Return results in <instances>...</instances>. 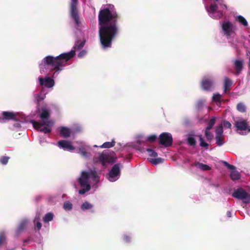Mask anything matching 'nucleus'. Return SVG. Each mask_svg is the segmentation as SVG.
I'll list each match as a JSON object with an SVG mask.
<instances>
[{"mask_svg":"<svg viewBox=\"0 0 250 250\" xmlns=\"http://www.w3.org/2000/svg\"><path fill=\"white\" fill-rule=\"evenodd\" d=\"M85 54H86V51L84 50H83L79 53L78 57H82L84 55H85Z\"/></svg>","mask_w":250,"mask_h":250,"instance_id":"nucleus-47","label":"nucleus"},{"mask_svg":"<svg viewBox=\"0 0 250 250\" xmlns=\"http://www.w3.org/2000/svg\"><path fill=\"white\" fill-rule=\"evenodd\" d=\"M146 151L149 153V155L152 157H156L158 156L157 153L151 148H147Z\"/></svg>","mask_w":250,"mask_h":250,"instance_id":"nucleus-41","label":"nucleus"},{"mask_svg":"<svg viewBox=\"0 0 250 250\" xmlns=\"http://www.w3.org/2000/svg\"><path fill=\"white\" fill-rule=\"evenodd\" d=\"M197 136L199 138V141L200 142V146L201 147H204L206 148H208L209 145L207 143H206L204 141V139L202 137V136L201 135H197Z\"/></svg>","mask_w":250,"mask_h":250,"instance_id":"nucleus-32","label":"nucleus"},{"mask_svg":"<svg viewBox=\"0 0 250 250\" xmlns=\"http://www.w3.org/2000/svg\"><path fill=\"white\" fill-rule=\"evenodd\" d=\"M158 139L159 143L165 147H169L172 145L173 138L170 133L163 132L161 133Z\"/></svg>","mask_w":250,"mask_h":250,"instance_id":"nucleus-9","label":"nucleus"},{"mask_svg":"<svg viewBox=\"0 0 250 250\" xmlns=\"http://www.w3.org/2000/svg\"><path fill=\"white\" fill-rule=\"evenodd\" d=\"M96 162L100 163L103 166L107 164H113L116 161L115 158L104 151L102 153H100L98 157H95Z\"/></svg>","mask_w":250,"mask_h":250,"instance_id":"nucleus-6","label":"nucleus"},{"mask_svg":"<svg viewBox=\"0 0 250 250\" xmlns=\"http://www.w3.org/2000/svg\"><path fill=\"white\" fill-rule=\"evenodd\" d=\"M123 239L125 242H129L130 240V238L129 237V236H128L127 235H125L124 236Z\"/></svg>","mask_w":250,"mask_h":250,"instance_id":"nucleus-45","label":"nucleus"},{"mask_svg":"<svg viewBox=\"0 0 250 250\" xmlns=\"http://www.w3.org/2000/svg\"><path fill=\"white\" fill-rule=\"evenodd\" d=\"M85 44V41L81 42L80 41H78L75 44V45L74 46L73 49L72 50H74L75 51L76 50H81L82 49L83 47L84 46Z\"/></svg>","mask_w":250,"mask_h":250,"instance_id":"nucleus-21","label":"nucleus"},{"mask_svg":"<svg viewBox=\"0 0 250 250\" xmlns=\"http://www.w3.org/2000/svg\"><path fill=\"white\" fill-rule=\"evenodd\" d=\"M201 86L204 90L212 91L214 87L213 78L211 76H205L201 81Z\"/></svg>","mask_w":250,"mask_h":250,"instance_id":"nucleus-8","label":"nucleus"},{"mask_svg":"<svg viewBox=\"0 0 250 250\" xmlns=\"http://www.w3.org/2000/svg\"><path fill=\"white\" fill-rule=\"evenodd\" d=\"M74 55L75 51L71 50L67 53H62L56 57L47 56L42 60V62L44 66H50L52 70H56L54 73V75H55L58 71L62 69V67L66 62L73 58Z\"/></svg>","mask_w":250,"mask_h":250,"instance_id":"nucleus-2","label":"nucleus"},{"mask_svg":"<svg viewBox=\"0 0 250 250\" xmlns=\"http://www.w3.org/2000/svg\"><path fill=\"white\" fill-rule=\"evenodd\" d=\"M216 122V118L214 117H212L208 123L207 126L205 130H210L214 126Z\"/></svg>","mask_w":250,"mask_h":250,"instance_id":"nucleus-23","label":"nucleus"},{"mask_svg":"<svg viewBox=\"0 0 250 250\" xmlns=\"http://www.w3.org/2000/svg\"><path fill=\"white\" fill-rule=\"evenodd\" d=\"M30 241V239H25L24 241H23V246H25L28 243V242Z\"/></svg>","mask_w":250,"mask_h":250,"instance_id":"nucleus-49","label":"nucleus"},{"mask_svg":"<svg viewBox=\"0 0 250 250\" xmlns=\"http://www.w3.org/2000/svg\"><path fill=\"white\" fill-rule=\"evenodd\" d=\"M227 215L228 217H231V212L230 211H228L227 212Z\"/></svg>","mask_w":250,"mask_h":250,"instance_id":"nucleus-50","label":"nucleus"},{"mask_svg":"<svg viewBox=\"0 0 250 250\" xmlns=\"http://www.w3.org/2000/svg\"><path fill=\"white\" fill-rule=\"evenodd\" d=\"M215 139L218 146H221L224 144V138L223 136L216 135Z\"/></svg>","mask_w":250,"mask_h":250,"instance_id":"nucleus-30","label":"nucleus"},{"mask_svg":"<svg viewBox=\"0 0 250 250\" xmlns=\"http://www.w3.org/2000/svg\"><path fill=\"white\" fill-rule=\"evenodd\" d=\"M6 243V237L4 232H0V246Z\"/></svg>","mask_w":250,"mask_h":250,"instance_id":"nucleus-31","label":"nucleus"},{"mask_svg":"<svg viewBox=\"0 0 250 250\" xmlns=\"http://www.w3.org/2000/svg\"><path fill=\"white\" fill-rule=\"evenodd\" d=\"M223 125L225 128H230L231 126V124L227 121H224L223 122Z\"/></svg>","mask_w":250,"mask_h":250,"instance_id":"nucleus-44","label":"nucleus"},{"mask_svg":"<svg viewBox=\"0 0 250 250\" xmlns=\"http://www.w3.org/2000/svg\"><path fill=\"white\" fill-rule=\"evenodd\" d=\"M3 120H14L16 121V115L13 112L3 111L1 113Z\"/></svg>","mask_w":250,"mask_h":250,"instance_id":"nucleus-16","label":"nucleus"},{"mask_svg":"<svg viewBox=\"0 0 250 250\" xmlns=\"http://www.w3.org/2000/svg\"><path fill=\"white\" fill-rule=\"evenodd\" d=\"M58 146L64 150L69 151L75 149V147L71 145V142L66 140H61L58 142Z\"/></svg>","mask_w":250,"mask_h":250,"instance_id":"nucleus-14","label":"nucleus"},{"mask_svg":"<svg viewBox=\"0 0 250 250\" xmlns=\"http://www.w3.org/2000/svg\"><path fill=\"white\" fill-rule=\"evenodd\" d=\"M222 28L224 34L228 38L234 33L235 27L230 21H224L222 25Z\"/></svg>","mask_w":250,"mask_h":250,"instance_id":"nucleus-10","label":"nucleus"},{"mask_svg":"<svg viewBox=\"0 0 250 250\" xmlns=\"http://www.w3.org/2000/svg\"><path fill=\"white\" fill-rule=\"evenodd\" d=\"M50 112L48 110L43 108L42 109V113L40 114V118L42 120H49L48 118L50 116Z\"/></svg>","mask_w":250,"mask_h":250,"instance_id":"nucleus-20","label":"nucleus"},{"mask_svg":"<svg viewBox=\"0 0 250 250\" xmlns=\"http://www.w3.org/2000/svg\"><path fill=\"white\" fill-rule=\"evenodd\" d=\"M120 16L108 8L101 9L98 15L99 37L103 48H110L114 39L118 35V21Z\"/></svg>","mask_w":250,"mask_h":250,"instance_id":"nucleus-1","label":"nucleus"},{"mask_svg":"<svg viewBox=\"0 0 250 250\" xmlns=\"http://www.w3.org/2000/svg\"><path fill=\"white\" fill-rule=\"evenodd\" d=\"M122 167L123 166L121 163H117L113 166L108 174L106 175L109 181L115 182L119 179L121 175L120 168Z\"/></svg>","mask_w":250,"mask_h":250,"instance_id":"nucleus-5","label":"nucleus"},{"mask_svg":"<svg viewBox=\"0 0 250 250\" xmlns=\"http://www.w3.org/2000/svg\"><path fill=\"white\" fill-rule=\"evenodd\" d=\"M248 132H250V126H248V128L247 129Z\"/></svg>","mask_w":250,"mask_h":250,"instance_id":"nucleus-53","label":"nucleus"},{"mask_svg":"<svg viewBox=\"0 0 250 250\" xmlns=\"http://www.w3.org/2000/svg\"><path fill=\"white\" fill-rule=\"evenodd\" d=\"M92 179L95 181H98L99 177L95 171L90 170L89 172L83 171L81 177L78 179V182L83 188L79 190L80 194H84L86 192L89 191L91 186L89 180Z\"/></svg>","mask_w":250,"mask_h":250,"instance_id":"nucleus-3","label":"nucleus"},{"mask_svg":"<svg viewBox=\"0 0 250 250\" xmlns=\"http://www.w3.org/2000/svg\"><path fill=\"white\" fill-rule=\"evenodd\" d=\"M149 161L154 165H157L159 163H162L163 161V159L161 158L150 159L149 160Z\"/></svg>","mask_w":250,"mask_h":250,"instance_id":"nucleus-38","label":"nucleus"},{"mask_svg":"<svg viewBox=\"0 0 250 250\" xmlns=\"http://www.w3.org/2000/svg\"><path fill=\"white\" fill-rule=\"evenodd\" d=\"M188 144L190 146H194L196 145V140L191 136H188L187 138Z\"/></svg>","mask_w":250,"mask_h":250,"instance_id":"nucleus-36","label":"nucleus"},{"mask_svg":"<svg viewBox=\"0 0 250 250\" xmlns=\"http://www.w3.org/2000/svg\"><path fill=\"white\" fill-rule=\"evenodd\" d=\"M248 67H249V69H250V58H249V60Z\"/></svg>","mask_w":250,"mask_h":250,"instance_id":"nucleus-51","label":"nucleus"},{"mask_svg":"<svg viewBox=\"0 0 250 250\" xmlns=\"http://www.w3.org/2000/svg\"><path fill=\"white\" fill-rule=\"evenodd\" d=\"M205 135L208 141H211L214 138V135L209 130H205Z\"/></svg>","mask_w":250,"mask_h":250,"instance_id":"nucleus-29","label":"nucleus"},{"mask_svg":"<svg viewBox=\"0 0 250 250\" xmlns=\"http://www.w3.org/2000/svg\"><path fill=\"white\" fill-rule=\"evenodd\" d=\"M195 166L203 170H209L211 169V167L209 166L199 162L197 163Z\"/></svg>","mask_w":250,"mask_h":250,"instance_id":"nucleus-26","label":"nucleus"},{"mask_svg":"<svg viewBox=\"0 0 250 250\" xmlns=\"http://www.w3.org/2000/svg\"><path fill=\"white\" fill-rule=\"evenodd\" d=\"M63 207L66 210H70L72 208V204L69 201H66L63 203Z\"/></svg>","mask_w":250,"mask_h":250,"instance_id":"nucleus-37","label":"nucleus"},{"mask_svg":"<svg viewBox=\"0 0 250 250\" xmlns=\"http://www.w3.org/2000/svg\"><path fill=\"white\" fill-rule=\"evenodd\" d=\"M232 85V80L228 77H225L224 81V92L225 93H227L230 90Z\"/></svg>","mask_w":250,"mask_h":250,"instance_id":"nucleus-17","label":"nucleus"},{"mask_svg":"<svg viewBox=\"0 0 250 250\" xmlns=\"http://www.w3.org/2000/svg\"><path fill=\"white\" fill-rule=\"evenodd\" d=\"M42 225L40 222H37L36 224V229L38 230H40L42 228Z\"/></svg>","mask_w":250,"mask_h":250,"instance_id":"nucleus-46","label":"nucleus"},{"mask_svg":"<svg viewBox=\"0 0 250 250\" xmlns=\"http://www.w3.org/2000/svg\"><path fill=\"white\" fill-rule=\"evenodd\" d=\"M236 20L245 26H247L248 25L247 20L242 16H237Z\"/></svg>","mask_w":250,"mask_h":250,"instance_id":"nucleus-28","label":"nucleus"},{"mask_svg":"<svg viewBox=\"0 0 250 250\" xmlns=\"http://www.w3.org/2000/svg\"><path fill=\"white\" fill-rule=\"evenodd\" d=\"M237 110L241 113H244L246 111V106L243 103H239L236 105Z\"/></svg>","mask_w":250,"mask_h":250,"instance_id":"nucleus-24","label":"nucleus"},{"mask_svg":"<svg viewBox=\"0 0 250 250\" xmlns=\"http://www.w3.org/2000/svg\"><path fill=\"white\" fill-rule=\"evenodd\" d=\"M248 124L247 120L240 119L235 122L234 126L238 130L245 131L248 128Z\"/></svg>","mask_w":250,"mask_h":250,"instance_id":"nucleus-12","label":"nucleus"},{"mask_svg":"<svg viewBox=\"0 0 250 250\" xmlns=\"http://www.w3.org/2000/svg\"><path fill=\"white\" fill-rule=\"evenodd\" d=\"M221 95L219 93L213 94L212 101L216 102L221 103Z\"/></svg>","mask_w":250,"mask_h":250,"instance_id":"nucleus-39","label":"nucleus"},{"mask_svg":"<svg viewBox=\"0 0 250 250\" xmlns=\"http://www.w3.org/2000/svg\"><path fill=\"white\" fill-rule=\"evenodd\" d=\"M234 67L235 70V74L239 75L244 67V61L242 60H236L234 61Z\"/></svg>","mask_w":250,"mask_h":250,"instance_id":"nucleus-15","label":"nucleus"},{"mask_svg":"<svg viewBox=\"0 0 250 250\" xmlns=\"http://www.w3.org/2000/svg\"><path fill=\"white\" fill-rule=\"evenodd\" d=\"M230 176L233 181L239 180L241 177L240 173L236 170H232L230 173Z\"/></svg>","mask_w":250,"mask_h":250,"instance_id":"nucleus-22","label":"nucleus"},{"mask_svg":"<svg viewBox=\"0 0 250 250\" xmlns=\"http://www.w3.org/2000/svg\"><path fill=\"white\" fill-rule=\"evenodd\" d=\"M78 1H72L71 3V16L72 19L74 21L76 25L79 26L80 21L78 15V11L77 8Z\"/></svg>","mask_w":250,"mask_h":250,"instance_id":"nucleus-11","label":"nucleus"},{"mask_svg":"<svg viewBox=\"0 0 250 250\" xmlns=\"http://www.w3.org/2000/svg\"><path fill=\"white\" fill-rule=\"evenodd\" d=\"M53 219V214L52 213L49 212L45 214L43 218V221L44 222H48L51 221Z\"/></svg>","mask_w":250,"mask_h":250,"instance_id":"nucleus-34","label":"nucleus"},{"mask_svg":"<svg viewBox=\"0 0 250 250\" xmlns=\"http://www.w3.org/2000/svg\"><path fill=\"white\" fill-rule=\"evenodd\" d=\"M60 135L63 138H67L70 137L71 131L69 128L61 127L60 130Z\"/></svg>","mask_w":250,"mask_h":250,"instance_id":"nucleus-19","label":"nucleus"},{"mask_svg":"<svg viewBox=\"0 0 250 250\" xmlns=\"http://www.w3.org/2000/svg\"><path fill=\"white\" fill-rule=\"evenodd\" d=\"M40 84L41 85H44L47 88L53 87L55 84L54 81L50 77H46L44 79L41 77L39 79Z\"/></svg>","mask_w":250,"mask_h":250,"instance_id":"nucleus-13","label":"nucleus"},{"mask_svg":"<svg viewBox=\"0 0 250 250\" xmlns=\"http://www.w3.org/2000/svg\"><path fill=\"white\" fill-rule=\"evenodd\" d=\"M115 141L113 140L111 142H106L100 146L101 148H109L113 147L115 145Z\"/></svg>","mask_w":250,"mask_h":250,"instance_id":"nucleus-25","label":"nucleus"},{"mask_svg":"<svg viewBox=\"0 0 250 250\" xmlns=\"http://www.w3.org/2000/svg\"><path fill=\"white\" fill-rule=\"evenodd\" d=\"M34 128L44 133H50L52 127L54 125V122L51 120H43L41 122H38L34 120L31 121Z\"/></svg>","mask_w":250,"mask_h":250,"instance_id":"nucleus-4","label":"nucleus"},{"mask_svg":"<svg viewBox=\"0 0 250 250\" xmlns=\"http://www.w3.org/2000/svg\"><path fill=\"white\" fill-rule=\"evenodd\" d=\"M223 164L229 169L234 170V169H235V166L229 164L226 161H223Z\"/></svg>","mask_w":250,"mask_h":250,"instance_id":"nucleus-42","label":"nucleus"},{"mask_svg":"<svg viewBox=\"0 0 250 250\" xmlns=\"http://www.w3.org/2000/svg\"><path fill=\"white\" fill-rule=\"evenodd\" d=\"M28 222V221L27 219H23L20 222L16 230L17 233H20L23 231L26 228Z\"/></svg>","mask_w":250,"mask_h":250,"instance_id":"nucleus-18","label":"nucleus"},{"mask_svg":"<svg viewBox=\"0 0 250 250\" xmlns=\"http://www.w3.org/2000/svg\"><path fill=\"white\" fill-rule=\"evenodd\" d=\"M216 135L223 136V127L222 125H219L216 127L215 130Z\"/></svg>","mask_w":250,"mask_h":250,"instance_id":"nucleus-33","label":"nucleus"},{"mask_svg":"<svg viewBox=\"0 0 250 250\" xmlns=\"http://www.w3.org/2000/svg\"><path fill=\"white\" fill-rule=\"evenodd\" d=\"M232 197L241 200L245 204L250 203V194L242 188H238L232 194Z\"/></svg>","mask_w":250,"mask_h":250,"instance_id":"nucleus-7","label":"nucleus"},{"mask_svg":"<svg viewBox=\"0 0 250 250\" xmlns=\"http://www.w3.org/2000/svg\"><path fill=\"white\" fill-rule=\"evenodd\" d=\"M217 9H218L217 5L214 1L213 3H212L210 4V5L209 6V8L208 10V11L210 13L212 12V13H213L217 11Z\"/></svg>","mask_w":250,"mask_h":250,"instance_id":"nucleus-35","label":"nucleus"},{"mask_svg":"<svg viewBox=\"0 0 250 250\" xmlns=\"http://www.w3.org/2000/svg\"><path fill=\"white\" fill-rule=\"evenodd\" d=\"M189 122L188 120H186V121H185V124H189Z\"/></svg>","mask_w":250,"mask_h":250,"instance_id":"nucleus-52","label":"nucleus"},{"mask_svg":"<svg viewBox=\"0 0 250 250\" xmlns=\"http://www.w3.org/2000/svg\"><path fill=\"white\" fill-rule=\"evenodd\" d=\"M157 139V136L156 135H151L147 137V140L150 142H154Z\"/></svg>","mask_w":250,"mask_h":250,"instance_id":"nucleus-43","label":"nucleus"},{"mask_svg":"<svg viewBox=\"0 0 250 250\" xmlns=\"http://www.w3.org/2000/svg\"><path fill=\"white\" fill-rule=\"evenodd\" d=\"M93 208V205L89 202L85 201L81 206V208L83 210L91 209Z\"/></svg>","mask_w":250,"mask_h":250,"instance_id":"nucleus-27","label":"nucleus"},{"mask_svg":"<svg viewBox=\"0 0 250 250\" xmlns=\"http://www.w3.org/2000/svg\"><path fill=\"white\" fill-rule=\"evenodd\" d=\"M10 159L9 157L3 156L0 158V163L2 165H6Z\"/></svg>","mask_w":250,"mask_h":250,"instance_id":"nucleus-40","label":"nucleus"},{"mask_svg":"<svg viewBox=\"0 0 250 250\" xmlns=\"http://www.w3.org/2000/svg\"><path fill=\"white\" fill-rule=\"evenodd\" d=\"M81 154L83 156H87V152L83 149L81 150Z\"/></svg>","mask_w":250,"mask_h":250,"instance_id":"nucleus-48","label":"nucleus"}]
</instances>
